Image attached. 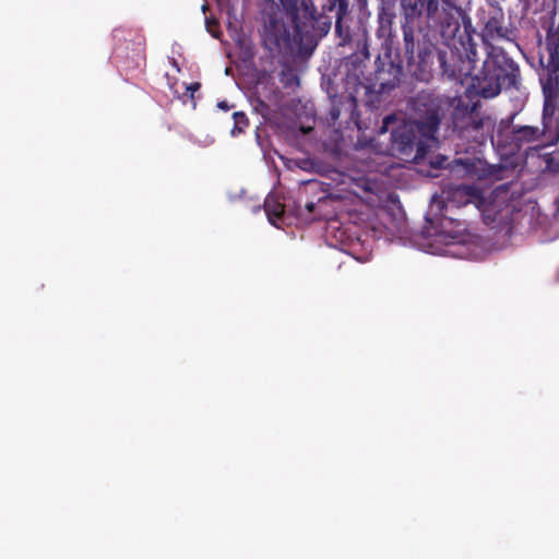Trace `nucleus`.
Listing matches in <instances>:
<instances>
[{
  "label": "nucleus",
  "instance_id": "obj_19",
  "mask_svg": "<svg viewBox=\"0 0 559 559\" xmlns=\"http://www.w3.org/2000/svg\"><path fill=\"white\" fill-rule=\"evenodd\" d=\"M292 21L296 20L304 11L312 9L313 0H280Z\"/></svg>",
  "mask_w": 559,
  "mask_h": 559
},
{
  "label": "nucleus",
  "instance_id": "obj_20",
  "mask_svg": "<svg viewBox=\"0 0 559 559\" xmlns=\"http://www.w3.org/2000/svg\"><path fill=\"white\" fill-rule=\"evenodd\" d=\"M280 82L282 83V85L285 88H293V90L298 87L299 83H300L299 76L296 73V70L288 64H285L283 67V69L281 70Z\"/></svg>",
  "mask_w": 559,
  "mask_h": 559
},
{
  "label": "nucleus",
  "instance_id": "obj_1",
  "mask_svg": "<svg viewBox=\"0 0 559 559\" xmlns=\"http://www.w3.org/2000/svg\"><path fill=\"white\" fill-rule=\"evenodd\" d=\"M400 1L407 64L425 70L436 58L449 79L469 75L478 61L476 29L464 11L469 0Z\"/></svg>",
  "mask_w": 559,
  "mask_h": 559
},
{
  "label": "nucleus",
  "instance_id": "obj_25",
  "mask_svg": "<svg viewBox=\"0 0 559 559\" xmlns=\"http://www.w3.org/2000/svg\"><path fill=\"white\" fill-rule=\"evenodd\" d=\"M447 162V158L443 156H437L435 159L430 162L431 166L433 168L440 169L444 167V163Z\"/></svg>",
  "mask_w": 559,
  "mask_h": 559
},
{
  "label": "nucleus",
  "instance_id": "obj_15",
  "mask_svg": "<svg viewBox=\"0 0 559 559\" xmlns=\"http://www.w3.org/2000/svg\"><path fill=\"white\" fill-rule=\"evenodd\" d=\"M539 82L543 90V96L558 98L559 96V72L539 71Z\"/></svg>",
  "mask_w": 559,
  "mask_h": 559
},
{
  "label": "nucleus",
  "instance_id": "obj_5",
  "mask_svg": "<svg viewBox=\"0 0 559 559\" xmlns=\"http://www.w3.org/2000/svg\"><path fill=\"white\" fill-rule=\"evenodd\" d=\"M477 16L480 25L479 36L487 50L496 47L495 43L515 40L516 28L506 16L498 0H489L488 7L480 9Z\"/></svg>",
  "mask_w": 559,
  "mask_h": 559
},
{
  "label": "nucleus",
  "instance_id": "obj_2",
  "mask_svg": "<svg viewBox=\"0 0 559 559\" xmlns=\"http://www.w3.org/2000/svg\"><path fill=\"white\" fill-rule=\"evenodd\" d=\"M413 109L415 117L395 128L391 139L395 150L403 155H413L417 162L438 142L441 107L430 94L420 93L413 100Z\"/></svg>",
  "mask_w": 559,
  "mask_h": 559
},
{
  "label": "nucleus",
  "instance_id": "obj_3",
  "mask_svg": "<svg viewBox=\"0 0 559 559\" xmlns=\"http://www.w3.org/2000/svg\"><path fill=\"white\" fill-rule=\"evenodd\" d=\"M467 78H472L469 88L484 98L496 97L501 90L519 91L522 83L519 64L501 47H491V50H487L479 72L474 76L469 74L459 82L463 83Z\"/></svg>",
  "mask_w": 559,
  "mask_h": 559
},
{
  "label": "nucleus",
  "instance_id": "obj_22",
  "mask_svg": "<svg viewBox=\"0 0 559 559\" xmlns=\"http://www.w3.org/2000/svg\"><path fill=\"white\" fill-rule=\"evenodd\" d=\"M466 120L467 122L464 123V124H460V122L456 120L454 122V128L457 129L460 132H463L467 129H472L474 131H478L483 128V119L480 118H476V116L474 115L473 111H471L467 116H466Z\"/></svg>",
  "mask_w": 559,
  "mask_h": 559
},
{
  "label": "nucleus",
  "instance_id": "obj_31",
  "mask_svg": "<svg viewBox=\"0 0 559 559\" xmlns=\"http://www.w3.org/2000/svg\"><path fill=\"white\" fill-rule=\"evenodd\" d=\"M348 104H349L350 108H355L356 107V100L353 97H350L348 99Z\"/></svg>",
  "mask_w": 559,
  "mask_h": 559
},
{
  "label": "nucleus",
  "instance_id": "obj_18",
  "mask_svg": "<svg viewBox=\"0 0 559 559\" xmlns=\"http://www.w3.org/2000/svg\"><path fill=\"white\" fill-rule=\"evenodd\" d=\"M353 21L352 15L349 14L348 17H340L335 19V35L338 39L337 45L338 46H346L350 44L352 41V28H350V22Z\"/></svg>",
  "mask_w": 559,
  "mask_h": 559
},
{
  "label": "nucleus",
  "instance_id": "obj_8",
  "mask_svg": "<svg viewBox=\"0 0 559 559\" xmlns=\"http://www.w3.org/2000/svg\"><path fill=\"white\" fill-rule=\"evenodd\" d=\"M480 201L481 194L478 188L468 185H460L450 189L448 192L447 200L441 207V216L444 219H449L450 222L455 223V225L460 227L463 225L461 219L459 217L449 215L450 212L453 209H460L468 204H476Z\"/></svg>",
  "mask_w": 559,
  "mask_h": 559
},
{
  "label": "nucleus",
  "instance_id": "obj_16",
  "mask_svg": "<svg viewBox=\"0 0 559 559\" xmlns=\"http://www.w3.org/2000/svg\"><path fill=\"white\" fill-rule=\"evenodd\" d=\"M556 15L557 8L555 4L552 9L548 11L547 16H543L540 19V25L542 28L546 32L547 41L559 43V26L556 27Z\"/></svg>",
  "mask_w": 559,
  "mask_h": 559
},
{
  "label": "nucleus",
  "instance_id": "obj_6",
  "mask_svg": "<svg viewBox=\"0 0 559 559\" xmlns=\"http://www.w3.org/2000/svg\"><path fill=\"white\" fill-rule=\"evenodd\" d=\"M293 23L300 46L304 50L312 52L319 41L331 31L332 17L318 13L314 3H312V9L304 11Z\"/></svg>",
  "mask_w": 559,
  "mask_h": 559
},
{
  "label": "nucleus",
  "instance_id": "obj_26",
  "mask_svg": "<svg viewBox=\"0 0 559 559\" xmlns=\"http://www.w3.org/2000/svg\"><path fill=\"white\" fill-rule=\"evenodd\" d=\"M218 27V22L214 19H206V28L214 36L218 37L217 34L214 33L213 27Z\"/></svg>",
  "mask_w": 559,
  "mask_h": 559
},
{
  "label": "nucleus",
  "instance_id": "obj_27",
  "mask_svg": "<svg viewBox=\"0 0 559 559\" xmlns=\"http://www.w3.org/2000/svg\"><path fill=\"white\" fill-rule=\"evenodd\" d=\"M234 119H235L236 127L241 122L247 123V117L243 112H235Z\"/></svg>",
  "mask_w": 559,
  "mask_h": 559
},
{
  "label": "nucleus",
  "instance_id": "obj_10",
  "mask_svg": "<svg viewBox=\"0 0 559 559\" xmlns=\"http://www.w3.org/2000/svg\"><path fill=\"white\" fill-rule=\"evenodd\" d=\"M557 99L544 96V105L542 111V129L548 134V143L557 144L559 141V130L556 131L557 117Z\"/></svg>",
  "mask_w": 559,
  "mask_h": 559
},
{
  "label": "nucleus",
  "instance_id": "obj_4",
  "mask_svg": "<svg viewBox=\"0 0 559 559\" xmlns=\"http://www.w3.org/2000/svg\"><path fill=\"white\" fill-rule=\"evenodd\" d=\"M516 112L501 119L492 144L501 156L523 155L527 157L533 151L550 145L548 134L538 126L515 122Z\"/></svg>",
  "mask_w": 559,
  "mask_h": 559
},
{
  "label": "nucleus",
  "instance_id": "obj_7",
  "mask_svg": "<svg viewBox=\"0 0 559 559\" xmlns=\"http://www.w3.org/2000/svg\"><path fill=\"white\" fill-rule=\"evenodd\" d=\"M329 198L322 191L321 183L318 180H307L298 191L297 199L293 201V209L289 210L292 216L305 222H311L321 218L318 211Z\"/></svg>",
  "mask_w": 559,
  "mask_h": 559
},
{
  "label": "nucleus",
  "instance_id": "obj_24",
  "mask_svg": "<svg viewBox=\"0 0 559 559\" xmlns=\"http://www.w3.org/2000/svg\"><path fill=\"white\" fill-rule=\"evenodd\" d=\"M395 120H396V117H395L394 115L386 116V117L383 119V123H382V126H381V128H380V132H381V133L386 132V131H388V129H389V124H390L391 122H394Z\"/></svg>",
  "mask_w": 559,
  "mask_h": 559
},
{
  "label": "nucleus",
  "instance_id": "obj_32",
  "mask_svg": "<svg viewBox=\"0 0 559 559\" xmlns=\"http://www.w3.org/2000/svg\"><path fill=\"white\" fill-rule=\"evenodd\" d=\"M218 106L222 107V108H225V109L227 108V105H226L225 102L219 103Z\"/></svg>",
  "mask_w": 559,
  "mask_h": 559
},
{
  "label": "nucleus",
  "instance_id": "obj_13",
  "mask_svg": "<svg viewBox=\"0 0 559 559\" xmlns=\"http://www.w3.org/2000/svg\"><path fill=\"white\" fill-rule=\"evenodd\" d=\"M288 40V33L284 25L271 23L266 29L264 44L270 49H281L282 45Z\"/></svg>",
  "mask_w": 559,
  "mask_h": 559
},
{
  "label": "nucleus",
  "instance_id": "obj_21",
  "mask_svg": "<svg viewBox=\"0 0 559 559\" xmlns=\"http://www.w3.org/2000/svg\"><path fill=\"white\" fill-rule=\"evenodd\" d=\"M540 159V167L544 171H549L552 174L559 173V154L552 152V153H545L539 155Z\"/></svg>",
  "mask_w": 559,
  "mask_h": 559
},
{
  "label": "nucleus",
  "instance_id": "obj_11",
  "mask_svg": "<svg viewBox=\"0 0 559 559\" xmlns=\"http://www.w3.org/2000/svg\"><path fill=\"white\" fill-rule=\"evenodd\" d=\"M293 202H281L277 197L267 195L264 200V211L270 223L277 226L278 221L283 219L286 215H292Z\"/></svg>",
  "mask_w": 559,
  "mask_h": 559
},
{
  "label": "nucleus",
  "instance_id": "obj_17",
  "mask_svg": "<svg viewBox=\"0 0 559 559\" xmlns=\"http://www.w3.org/2000/svg\"><path fill=\"white\" fill-rule=\"evenodd\" d=\"M321 13H333L335 19L348 17L350 14L349 0H324Z\"/></svg>",
  "mask_w": 559,
  "mask_h": 559
},
{
  "label": "nucleus",
  "instance_id": "obj_12",
  "mask_svg": "<svg viewBox=\"0 0 559 559\" xmlns=\"http://www.w3.org/2000/svg\"><path fill=\"white\" fill-rule=\"evenodd\" d=\"M510 214L509 204H506L504 209H500L499 204L490 203L483 210V219L486 225L496 227L507 223Z\"/></svg>",
  "mask_w": 559,
  "mask_h": 559
},
{
  "label": "nucleus",
  "instance_id": "obj_28",
  "mask_svg": "<svg viewBox=\"0 0 559 559\" xmlns=\"http://www.w3.org/2000/svg\"><path fill=\"white\" fill-rule=\"evenodd\" d=\"M200 87L201 84L199 82H193L187 87V91H189L191 93V97H193L194 92L199 91Z\"/></svg>",
  "mask_w": 559,
  "mask_h": 559
},
{
  "label": "nucleus",
  "instance_id": "obj_23",
  "mask_svg": "<svg viewBox=\"0 0 559 559\" xmlns=\"http://www.w3.org/2000/svg\"><path fill=\"white\" fill-rule=\"evenodd\" d=\"M342 104V102L340 99H337V97L335 96L333 99H332V106H331V109L329 111V118L330 120L334 123L341 116V107L340 105Z\"/></svg>",
  "mask_w": 559,
  "mask_h": 559
},
{
  "label": "nucleus",
  "instance_id": "obj_9",
  "mask_svg": "<svg viewBox=\"0 0 559 559\" xmlns=\"http://www.w3.org/2000/svg\"><path fill=\"white\" fill-rule=\"evenodd\" d=\"M397 2L378 1L376 36L382 41V47L391 51L396 44L394 23L396 20Z\"/></svg>",
  "mask_w": 559,
  "mask_h": 559
},
{
  "label": "nucleus",
  "instance_id": "obj_29",
  "mask_svg": "<svg viewBox=\"0 0 559 559\" xmlns=\"http://www.w3.org/2000/svg\"><path fill=\"white\" fill-rule=\"evenodd\" d=\"M360 53L362 56V59H369V50H368V45L366 41H364V44H362Z\"/></svg>",
  "mask_w": 559,
  "mask_h": 559
},
{
  "label": "nucleus",
  "instance_id": "obj_30",
  "mask_svg": "<svg viewBox=\"0 0 559 559\" xmlns=\"http://www.w3.org/2000/svg\"><path fill=\"white\" fill-rule=\"evenodd\" d=\"M356 2L360 8H365L368 3V0H356Z\"/></svg>",
  "mask_w": 559,
  "mask_h": 559
},
{
  "label": "nucleus",
  "instance_id": "obj_14",
  "mask_svg": "<svg viewBox=\"0 0 559 559\" xmlns=\"http://www.w3.org/2000/svg\"><path fill=\"white\" fill-rule=\"evenodd\" d=\"M559 43H547V56H540V71L543 72H559Z\"/></svg>",
  "mask_w": 559,
  "mask_h": 559
}]
</instances>
